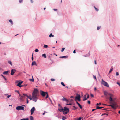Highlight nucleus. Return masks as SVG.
<instances>
[{
	"mask_svg": "<svg viewBox=\"0 0 120 120\" xmlns=\"http://www.w3.org/2000/svg\"><path fill=\"white\" fill-rule=\"evenodd\" d=\"M104 94L107 99L108 98V97L107 96V95H108L110 96L109 100L111 102L110 103L111 104L109 106L111 107L114 109H116L117 107V105L116 103L114 101V100L113 98L114 96L113 95L110 93H108L106 91H104Z\"/></svg>",
	"mask_w": 120,
	"mask_h": 120,
	"instance_id": "1",
	"label": "nucleus"
},
{
	"mask_svg": "<svg viewBox=\"0 0 120 120\" xmlns=\"http://www.w3.org/2000/svg\"><path fill=\"white\" fill-rule=\"evenodd\" d=\"M38 99V98L37 97V95H35L32 94V100L35 102H36Z\"/></svg>",
	"mask_w": 120,
	"mask_h": 120,
	"instance_id": "2",
	"label": "nucleus"
},
{
	"mask_svg": "<svg viewBox=\"0 0 120 120\" xmlns=\"http://www.w3.org/2000/svg\"><path fill=\"white\" fill-rule=\"evenodd\" d=\"M38 89L36 88H35L33 92L32 93V94H34L35 95H37V93H38Z\"/></svg>",
	"mask_w": 120,
	"mask_h": 120,
	"instance_id": "3",
	"label": "nucleus"
},
{
	"mask_svg": "<svg viewBox=\"0 0 120 120\" xmlns=\"http://www.w3.org/2000/svg\"><path fill=\"white\" fill-rule=\"evenodd\" d=\"M24 107L22 106H17L16 107V109L18 111L20 110H24Z\"/></svg>",
	"mask_w": 120,
	"mask_h": 120,
	"instance_id": "4",
	"label": "nucleus"
},
{
	"mask_svg": "<svg viewBox=\"0 0 120 120\" xmlns=\"http://www.w3.org/2000/svg\"><path fill=\"white\" fill-rule=\"evenodd\" d=\"M102 83L103 85H104L108 87L109 86V85L108 83L104 81L103 79L102 80Z\"/></svg>",
	"mask_w": 120,
	"mask_h": 120,
	"instance_id": "5",
	"label": "nucleus"
},
{
	"mask_svg": "<svg viewBox=\"0 0 120 120\" xmlns=\"http://www.w3.org/2000/svg\"><path fill=\"white\" fill-rule=\"evenodd\" d=\"M80 96L79 94H77V96L75 97V101H76L77 100H78L79 101H81L80 99Z\"/></svg>",
	"mask_w": 120,
	"mask_h": 120,
	"instance_id": "6",
	"label": "nucleus"
},
{
	"mask_svg": "<svg viewBox=\"0 0 120 120\" xmlns=\"http://www.w3.org/2000/svg\"><path fill=\"white\" fill-rule=\"evenodd\" d=\"M47 93V92H44L41 90L40 91V93L41 95L43 97L45 96Z\"/></svg>",
	"mask_w": 120,
	"mask_h": 120,
	"instance_id": "7",
	"label": "nucleus"
},
{
	"mask_svg": "<svg viewBox=\"0 0 120 120\" xmlns=\"http://www.w3.org/2000/svg\"><path fill=\"white\" fill-rule=\"evenodd\" d=\"M23 81H21L20 82H19V81H16L15 82V83H18V84L16 85L17 86H19L20 85H21V84L23 83Z\"/></svg>",
	"mask_w": 120,
	"mask_h": 120,
	"instance_id": "8",
	"label": "nucleus"
},
{
	"mask_svg": "<svg viewBox=\"0 0 120 120\" xmlns=\"http://www.w3.org/2000/svg\"><path fill=\"white\" fill-rule=\"evenodd\" d=\"M20 99L21 101H24L23 99L25 98L26 97L25 96H24V95L23 94L22 95H20Z\"/></svg>",
	"mask_w": 120,
	"mask_h": 120,
	"instance_id": "9",
	"label": "nucleus"
},
{
	"mask_svg": "<svg viewBox=\"0 0 120 120\" xmlns=\"http://www.w3.org/2000/svg\"><path fill=\"white\" fill-rule=\"evenodd\" d=\"M35 110V108L34 107H33L31 109L30 111L31 112V115H32L33 113L34 112Z\"/></svg>",
	"mask_w": 120,
	"mask_h": 120,
	"instance_id": "10",
	"label": "nucleus"
},
{
	"mask_svg": "<svg viewBox=\"0 0 120 120\" xmlns=\"http://www.w3.org/2000/svg\"><path fill=\"white\" fill-rule=\"evenodd\" d=\"M16 71L15 69H13L11 70V75H13L14 74L15 72Z\"/></svg>",
	"mask_w": 120,
	"mask_h": 120,
	"instance_id": "11",
	"label": "nucleus"
},
{
	"mask_svg": "<svg viewBox=\"0 0 120 120\" xmlns=\"http://www.w3.org/2000/svg\"><path fill=\"white\" fill-rule=\"evenodd\" d=\"M23 95H24V96H25V97H26L30 99V100H32V98L30 96H28L27 94H23Z\"/></svg>",
	"mask_w": 120,
	"mask_h": 120,
	"instance_id": "12",
	"label": "nucleus"
},
{
	"mask_svg": "<svg viewBox=\"0 0 120 120\" xmlns=\"http://www.w3.org/2000/svg\"><path fill=\"white\" fill-rule=\"evenodd\" d=\"M63 111L66 112L68 111V112H69V109L68 108H67L66 107H64V109H63Z\"/></svg>",
	"mask_w": 120,
	"mask_h": 120,
	"instance_id": "13",
	"label": "nucleus"
},
{
	"mask_svg": "<svg viewBox=\"0 0 120 120\" xmlns=\"http://www.w3.org/2000/svg\"><path fill=\"white\" fill-rule=\"evenodd\" d=\"M76 103L78 104V106L81 109H82V106L77 101H76Z\"/></svg>",
	"mask_w": 120,
	"mask_h": 120,
	"instance_id": "14",
	"label": "nucleus"
},
{
	"mask_svg": "<svg viewBox=\"0 0 120 120\" xmlns=\"http://www.w3.org/2000/svg\"><path fill=\"white\" fill-rule=\"evenodd\" d=\"M68 57V55H66L65 56H60L59 57V58H67Z\"/></svg>",
	"mask_w": 120,
	"mask_h": 120,
	"instance_id": "15",
	"label": "nucleus"
},
{
	"mask_svg": "<svg viewBox=\"0 0 120 120\" xmlns=\"http://www.w3.org/2000/svg\"><path fill=\"white\" fill-rule=\"evenodd\" d=\"M62 100L63 101H65L66 102H68L69 101L68 100L66 99L65 98H64Z\"/></svg>",
	"mask_w": 120,
	"mask_h": 120,
	"instance_id": "16",
	"label": "nucleus"
},
{
	"mask_svg": "<svg viewBox=\"0 0 120 120\" xmlns=\"http://www.w3.org/2000/svg\"><path fill=\"white\" fill-rule=\"evenodd\" d=\"M4 95L7 96L8 98L10 97L11 96V95H8V94H5Z\"/></svg>",
	"mask_w": 120,
	"mask_h": 120,
	"instance_id": "17",
	"label": "nucleus"
},
{
	"mask_svg": "<svg viewBox=\"0 0 120 120\" xmlns=\"http://www.w3.org/2000/svg\"><path fill=\"white\" fill-rule=\"evenodd\" d=\"M8 71H5L3 73V74H6V75H8Z\"/></svg>",
	"mask_w": 120,
	"mask_h": 120,
	"instance_id": "18",
	"label": "nucleus"
},
{
	"mask_svg": "<svg viewBox=\"0 0 120 120\" xmlns=\"http://www.w3.org/2000/svg\"><path fill=\"white\" fill-rule=\"evenodd\" d=\"M36 65V62L35 61H33L32 62L31 65Z\"/></svg>",
	"mask_w": 120,
	"mask_h": 120,
	"instance_id": "19",
	"label": "nucleus"
},
{
	"mask_svg": "<svg viewBox=\"0 0 120 120\" xmlns=\"http://www.w3.org/2000/svg\"><path fill=\"white\" fill-rule=\"evenodd\" d=\"M84 98L83 99V101H84L86 100L87 98H86V95H85L84 96Z\"/></svg>",
	"mask_w": 120,
	"mask_h": 120,
	"instance_id": "20",
	"label": "nucleus"
},
{
	"mask_svg": "<svg viewBox=\"0 0 120 120\" xmlns=\"http://www.w3.org/2000/svg\"><path fill=\"white\" fill-rule=\"evenodd\" d=\"M113 68H112V67H111L110 71H109V74H110L111 73V71H112L113 70Z\"/></svg>",
	"mask_w": 120,
	"mask_h": 120,
	"instance_id": "21",
	"label": "nucleus"
},
{
	"mask_svg": "<svg viewBox=\"0 0 120 120\" xmlns=\"http://www.w3.org/2000/svg\"><path fill=\"white\" fill-rule=\"evenodd\" d=\"M63 114H67L69 112H68V111L66 112V111H63Z\"/></svg>",
	"mask_w": 120,
	"mask_h": 120,
	"instance_id": "22",
	"label": "nucleus"
},
{
	"mask_svg": "<svg viewBox=\"0 0 120 120\" xmlns=\"http://www.w3.org/2000/svg\"><path fill=\"white\" fill-rule=\"evenodd\" d=\"M103 108V107H99V106H96V109H102Z\"/></svg>",
	"mask_w": 120,
	"mask_h": 120,
	"instance_id": "23",
	"label": "nucleus"
},
{
	"mask_svg": "<svg viewBox=\"0 0 120 120\" xmlns=\"http://www.w3.org/2000/svg\"><path fill=\"white\" fill-rule=\"evenodd\" d=\"M90 54V52L89 51V52L86 55H85L84 56H85V57H86L88 56H89Z\"/></svg>",
	"mask_w": 120,
	"mask_h": 120,
	"instance_id": "24",
	"label": "nucleus"
},
{
	"mask_svg": "<svg viewBox=\"0 0 120 120\" xmlns=\"http://www.w3.org/2000/svg\"><path fill=\"white\" fill-rule=\"evenodd\" d=\"M32 79H29L30 81L32 82H34V79L33 78V77L32 75Z\"/></svg>",
	"mask_w": 120,
	"mask_h": 120,
	"instance_id": "25",
	"label": "nucleus"
},
{
	"mask_svg": "<svg viewBox=\"0 0 120 120\" xmlns=\"http://www.w3.org/2000/svg\"><path fill=\"white\" fill-rule=\"evenodd\" d=\"M42 56L43 57H44V58H46V55L45 54H43L42 55Z\"/></svg>",
	"mask_w": 120,
	"mask_h": 120,
	"instance_id": "26",
	"label": "nucleus"
},
{
	"mask_svg": "<svg viewBox=\"0 0 120 120\" xmlns=\"http://www.w3.org/2000/svg\"><path fill=\"white\" fill-rule=\"evenodd\" d=\"M73 107L74 108L72 109L73 110H76L78 108V107H75V106H73Z\"/></svg>",
	"mask_w": 120,
	"mask_h": 120,
	"instance_id": "27",
	"label": "nucleus"
},
{
	"mask_svg": "<svg viewBox=\"0 0 120 120\" xmlns=\"http://www.w3.org/2000/svg\"><path fill=\"white\" fill-rule=\"evenodd\" d=\"M8 63L10 64L11 66H12V62H11V61H8Z\"/></svg>",
	"mask_w": 120,
	"mask_h": 120,
	"instance_id": "28",
	"label": "nucleus"
},
{
	"mask_svg": "<svg viewBox=\"0 0 120 120\" xmlns=\"http://www.w3.org/2000/svg\"><path fill=\"white\" fill-rule=\"evenodd\" d=\"M9 22L11 23V25H12L13 24V22L12 20L11 19H10L9 20Z\"/></svg>",
	"mask_w": 120,
	"mask_h": 120,
	"instance_id": "29",
	"label": "nucleus"
},
{
	"mask_svg": "<svg viewBox=\"0 0 120 120\" xmlns=\"http://www.w3.org/2000/svg\"><path fill=\"white\" fill-rule=\"evenodd\" d=\"M54 35H53L52 34V33H50V35L49 36V37L50 38H51L52 37H54Z\"/></svg>",
	"mask_w": 120,
	"mask_h": 120,
	"instance_id": "30",
	"label": "nucleus"
},
{
	"mask_svg": "<svg viewBox=\"0 0 120 120\" xmlns=\"http://www.w3.org/2000/svg\"><path fill=\"white\" fill-rule=\"evenodd\" d=\"M61 108V109H60L59 108H58V110L60 112L63 111V109L62 108Z\"/></svg>",
	"mask_w": 120,
	"mask_h": 120,
	"instance_id": "31",
	"label": "nucleus"
},
{
	"mask_svg": "<svg viewBox=\"0 0 120 120\" xmlns=\"http://www.w3.org/2000/svg\"><path fill=\"white\" fill-rule=\"evenodd\" d=\"M94 7L96 11H98V9L95 6H94Z\"/></svg>",
	"mask_w": 120,
	"mask_h": 120,
	"instance_id": "32",
	"label": "nucleus"
},
{
	"mask_svg": "<svg viewBox=\"0 0 120 120\" xmlns=\"http://www.w3.org/2000/svg\"><path fill=\"white\" fill-rule=\"evenodd\" d=\"M86 95H87V99H88V98H89V95L87 93H86Z\"/></svg>",
	"mask_w": 120,
	"mask_h": 120,
	"instance_id": "33",
	"label": "nucleus"
},
{
	"mask_svg": "<svg viewBox=\"0 0 120 120\" xmlns=\"http://www.w3.org/2000/svg\"><path fill=\"white\" fill-rule=\"evenodd\" d=\"M30 120H34V118L32 116H30Z\"/></svg>",
	"mask_w": 120,
	"mask_h": 120,
	"instance_id": "34",
	"label": "nucleus"
},
{
	"mask_svg": "<svg viewBox=\"0 0 120 120\" xmlns=\"http://www.w3.org/2000/svg\"><path fill=\"white\" fill-rule=\"evenodd\" d=\"M29 119L28 118H23L22 119L20 120H28Z\"/></svg>",
	"mask_w": 120,
	"mask_h": 120,
	"instance_id": "35",
	"label": "nucleus"
},
{
	"mask_svg": "<svg viewBox=\"0 0 120 120\" xmlns=\"http://www.w3.org/2000/svg\"><path fill=\"white\" fill-rule=\"evenodd\" d=\"M48 47V45L45 44L43 46L44 48H47Z\"/></svg>",
	"mask_w": 120,
	"mask_h": 120,
	"instance_id": "36",
	"label": "nucleus"
},
{
	"mask_svg": "<svg viewBox=\"0 0 120 120\" xmlns=\"http://www.w3.org/2000/svg\"><path fill=\"white\" fill-rule=\"evenodd\" d=\"M15 92H17V93H18V94H19V95H21L20 94L19 92V91L15 90Z\"/></svg>",
	"mask_w": 120,
	"mask_h": 120,
	"instance_id": "37",
	"label": "nucleus"
},
{
	"mask_svg": "<svg viewBox=\"0 0 120 120\" xmlns=\"http://www.w3.org/2000/svg\"><path fill=\"white\" fill-rule=\"evenodd\" d=\"M66 119V118L64 116H63L62 117V119L64 120Z\"/></svg>",
	"mask_w": 120,
	"mask_h": 120,
	"instance_id": "38",
	"label": "nucleus"
},
{
	"mask_svg": "<svg viewBox=\"0 0 120 120\" xmlns=\"http://www.w3.org/2000/svg\"><path fill=\"white\" fill-rule=\"evenodd\" d=\"M93 76L95 80H97V78L96 76H94L93 75Z\"/></svg>",
	"mask_w": 120,
	"mask_h": 120,
	"instance_id": "39",
	"label": "nucleus"
},
{
	"mask_svg": "<svg viewBox=\"0 0 120 120\" xmlns=\"http://www.w3.org/2000/svg\"><path fill=\"white\" fill-rule=\"evenodd\" d=\"M82 119V118L81 117H80L78 118L77 120H81Z\"/></svg>",
	"mask_w": 120,
	"mask_h": 120,
	"instance_id": "40",
	"label": "nucleus"
},
{
	"mask_svg": "<svg viewBox=\"0 0 120 120\" xmlns=\"http://www.w3.org/2000/svg\"><path fill=\"white\" fill-rule=\"evenodd\" d=\"M61 84L63 86H65V85L64 84V83L63 82H61Z\"/></svg>",
	"mask_w": 120,
	"mask_h": 120,
	"instance_id": "41",
	"label": "nucleus"
},
{
	"mask_svg": "<svg viewBox=\"0 0 120 120\" xmlns=\"http://www.w3.org/2000/svg\"><path fill=\"white\" fill-rule=\"evenodd\" d=\"M46 96L45 97V98L46 99L47 98H48L49 97V95H48V93H47V94H46Z\"/></svg>",
	"mask_w": 120,
	"mask_h": 120,
	"instance_id": "42",
	"label": "nucleus"
},
{
	"mask_svg": "<svg viewBox=\"0 0 120 120\" xmlns=\"http://www.w3.org/2000/svg\"><path fill=\"white\" fill-rule=\"evenodd\" d=\"M65 49V48H63L61 50V51L62 52H63L64 51V50Z\"/></svg>",
	"mask_w": 120,
	"mask_h": 120,
	"instance_id": "43",
	"label": "nucleus"
},
{
	"mask_svg": "<svg viewBox=\"0 0 120 120\" xmlns=\"http://www.w3.org/2000/svg\"><path fill=\"white\" fill-rule=\"evenodd\" d=\"M101 105V103H97L96 104L97 106H98V105Z\"/></svg>",
	"mask_w": 120,
	"mask_h": 120,
	"instance_id": "44",
	"label": "nucleus"
},
{
	"mask_svg": "<svg viewBox=\"0 0 120 120\" xmlns=\"http://www.w3.org/2000/svg\"><path fill=\"white\" fill-rule=\"evenodd\" d=\"M35 51L36 52H38L39 51V50L38 49H36L35 50Z\"/></svg>",
	"mask_w": 120,
	"mask_h": 120,
	"instance_id": "45",
	"label": "nucleus"
},
{
	"mask_svg": "<svg viewBox=\"0 0 120 120\" xmlns=\"http://www.w3.org/2000/svg\"><path fill=\"white\" fill-rule=\"evenodd\" d=\"M50 80L51 81H54L55 80V79L53 78H51Z\"/></svg>",
	"mask_w": 120,
	"mask_h": 120,
	"instance_id": "46",
	"label": "nucleus"
},
{
	"mask_svg": "<svg viewBox=\"0 0 120 120\" xmlns=\"http://www.w3.org/2000/svg\"><path fill=\"white\" fill-rule=\"evenodd\" d=\"M66 105H72V103H71L69 104H66Z\"/></svg>",
	"mask_w": 120,
	"mask_h": 120,
	"instance_id": "47",
	"label": "nucleus"
},
{
	"mask_svg": "<svg viewBox=\"0 0 120 120\" xmlns=\"http://www.w3.org/2000/svg\"><path fill=\"white\" fill-rule=\"evenodd\" d=\"M90 100H88L87 101V103L88 104H90Z\"/></svg>",
	"mask_w": 120,
	"mask_h": 120,
	"instance_id": "48",
	"label": "nucleus"
},
{
	"mask_svg": "<svg viewBox=\"0 0 120 120\" xmlns=\"http://www.w3.org/2000/svg\"><path fill=\"white\" fill-rule=\"evenodd\" d=\"M58 106L59 107H60V108H62V106L60 104H58Z\"/></svg>",
	"mask_w": 120,
	"mask_h": 120,
	"instance_id": "49",
	"label": "nucleus"
},
{
	"mask_svg": "<svg viewBox=\"0 0 120 120\" xmlns=\"http://www.w3.org/2000/svg\"><path fill=\"white\" fill-rule=\"evenodd\" d=\"M23 0H19V2L20 3H21L22 2Z\"/></svg>",
	"mask_w": 120,
	"mask_h": 120,
	"instance_id": "50",
	"label": "nucleus"
},
{
	"mask_svg": "<svg viewBox=\"0 0 120 120\" xmlns=\"http://www.w3.org/2000/svg\"><path fill=\"white\" fill-rule=\"evenodd\" d=\"M90 95L91 97H94V96L92 94H90Z\"/></svg>",
	"mask_w": 120,
	"mask_h": 120,
	"instance_id": "51",
	"label": "nucleus"
},
{
	"mask_svg": "<svg viewBox=\"0 0 120 120\" xmlns=\"http://www.w3.org/2000/svg\"><path fill=\"white\" fill-rule=\"evenodd\" d=\"M3 78L5 80H7L6 79V78L4 76L3 77Z\"/></svg>",
	"mask_w": 120,
	"mask_h": 120,
	"instance_id": "52",
	"label": "nucleus"
},
{
	"mask_svg": "<svg viewBox=\"0 0 120 120\" xmlns=\"http://www.w3.org/2000/svg\"><path fill=\"white\" fill-rule=\"evenodd\" d=\"M119 75V73L118 72H116V75L117 76H118Z\"/></svg>",
	"mask_w": 120,
	"mask_h": 120,
	"instance_id": "53",
	"label": "nucleus"
},
{
	"mask_svg": "<svg viewBox=\"0 0 120 120\" xmlns=\"http://www.w3.org/2000/svg\"><path fill=\"white\" fill-rule=\"evenodd\" d=\"M100 28V27H99V26H98V27L97 28V30H99Z\"/></svg>",
	"mask_w": 120,
	"mask_h": 120,
	"instance_id": "54",
	"label": "nucleus"
},
{
	"mask_svg": "<svg viewBox=\"0 0 120 120\" xmlns=\"http://www.w3.org/2000/svg\"><path fill=\"white\" fill-rule=\"evenodd\" d=\"M49 100H50V101L51 102V103L52 104V101L50 99V98H49Z\"/></svg>",
	"mask_w": 120,
	"mask_h": 120,
	"instance_id": "55",
	"label": "nucleus"
},
{
	"mask_svg": "<svg viewBox=\"0 0 120 120\" xmlns=\"http://www.w3.org/2000/svg\"><path fill=\"white\" fill-rule=\"evenodd\" d=\"M23 86H23H24V87H26L27 86V85L26 84H24L23 85H22Z\"/></svg>",
	"mask_w": 120,
	"mask_h": 120,
	"instance_id": "56",
	"label": "nucleus"
},
{
	"mask_svg": "<svg viewBox=\"0 0 120 120\" xmlns=\"http://www.w3.org/2000/svg\"><path fill=\"white\" fill-rule=\"evenodd\" d=\"M117 84L118 85L120 86V83L118 82L117 83Z\"/></svg>",
	"mask_w": 120,
	"mask_h": 120,
	"instance_id": "57",
	"label": "nucleus"
},
{
	"mask_svg": "<svg viewBox=\"0 0 120 120\" xmlns=\"http://www.w3.org/2000/svg\"><path fill=\"white\" fill-rule=\"evenodd\" d=\"M97 109H92V111H94L95 110H96Z\"/></svg>",
	"mask_w": 120,
	"mask_h": 120,
	"instance_id": "58",
	"label": "nucleus"
},
{
	"mask_svg": "<svg viewBox=\"0 0 120 120\" xmlns=\"http://www.w3.org/2000/svg\"><path fill=\"white\" fill-rule=\"evenodd\" d=\"M26 101H27V103H29V101H28V98H27L26 99Z\"/></svg>",
	"mask_w": 120,
	"mask_h": 120,
	"instance_id": "59",
	"label": "nucleus"
},
{
	"mask_svg": "<svg viewBox=\"0 0 120 120\" xmlns=\"http://www.w3.org/2000/svg\"><path fill=\"white\" fill-rule=\"evenodd\" d=\"M73 53H76V51H75V50H74L73 52Z\"/></svg>",
	"mask_w": 120,
	"mask_h": 120,
	"instance_id": "60",
	"label": "nucleus"
},
{
	"mask_svg": "<svg viewBox=\"0 0 120 120\" xmlns=\"http://www.w3.org/2000/svg\"><path fill=\"white\" fill-rule=\"evenodd\" d=\"M73 101V100L72 99H71L70 100V102H72Z\"/></svg>",
	"mask_w": 120,
	"mask_h": 120,
	"instance_id": "61",
	"label": "nucleus"
},
{
	"mask_svg": "<svg viewBox=\"0 0 120 120\" xmlns=\"http://www.w3.org/2000/svg\"><path fill=\"white\" fill-rule=\"evenodd\" d=\"M53 10L54 11H57V9H56L54 8L53 9Z\"/></svg>",
	"mask_w": 120,
	"mask_h": 120,
	"instance_id": "62",
	"label": "nucleus"
},
{
	"mask_svg": "<svg viewBox=\"0 0 120 120\" xmlns=\"http://www.w3.org/2000/svg\"><path fill=\"white\" fill-rule=\"evenodd\" d=\"M106 114V113H104L102 114L101 115V116H103V115H105Z\"/></svg>",
	"mask_w": 120,
	"mask_h": 120,
	"instance_id": "63",
	"label": "nucleus"
},
{
	"mask_svg": "<svg viewBox=\"0 0 120 120\" xmlns=\"http://www.w3.org/2000/svg\"><path fill=\"white\" fill-rule=\"evenodd\" d=\"M19 86V87H23V86L22 85H20Z\"/></svg>",
	"mask_w": 120,
	"mask_h": 120,
	"instance_id": "64",
	"label": "nucleus"
}]
</instances>
